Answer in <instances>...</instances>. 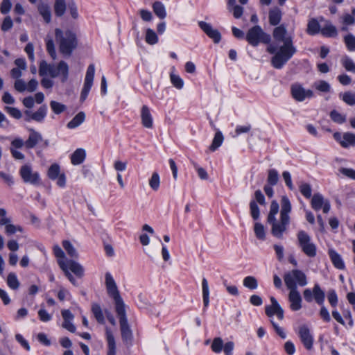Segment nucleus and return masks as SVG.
Returning <instances> with one entry per match:
<instances>
[{"label":"nucleus","instance_id":"56","mask_svg":"<svg viewBox=\"0 0 355 355\" xmlns=\"http://www.w3.org/2000/svg\"><path fill=\"white\" fill-rule=\"evenodd\" d=\"M327 298L332 307H336L338 304V297L334 290H330L327 294Z\"/></svg>","mask_w":355,"mask_h":355},{"label":"nucleus","instance_id":"7","mask_svg":"<svg viewBox=\"0 0 355 355\" xmlns=\"http://www.w3.org/2000/svg\"><path fill=\"white\" fill-rule=\"evenodd\" d=\"M246 40L253 46H257L260 42L268 44L270 41V36L263 32L259 26H254L250 28L247 35Z\"/></svg>","mask_w":355,"mask_h":355},{"label":"nucleus","instance_id":"12","mask_svg":"<svg viewBox=\"0 0 355 355\" xmlns=\"http://www.w3.org/2000/svg\"><path fill=\"white\" fill-rule=\"evenodd\" d=\"M271 305L265 307V313L266 315L271 319L272 316L276 315L279 320H282L284 318V310L274 297H270Z\"/></svg>","mask_w":355,"mask_h":355},{"label":"nucleus","instance_id":"24","mask_svg":"<svg viewBox=\"0 0 355 355\" xmlns=\"http://www.w3.org/2000/svg\"><path fill=\"white\" fill-rule=\"evenodd\" d=\"M321 34L326 37H336L338 35V31L331 22L327 21L321 28Z\"/></svg>","mask_w":355,"mask_h":355},{"label":"nucleus","instance_id":"55","mask_svg":"<svg viewBox=\"0 0 355 355\" xmlns=\"http://www.w3.org/2000/svg\"><path fill=\"white\" fill-rule=\"evenodd\" d=\"M315 88L322 92H328L330 91V85L325 80H320L314 83Z\"/></svg>","mask_w":355,"mask_h":355},{"label":"nucleus","instance_id":"17","mask_svg":"<svg viewBox=\"0 0 355 355\" xmlns=\"http://www.w3.org/2000/svg\"><path fill=\"white\" fill-rule=\"evenodd\" d=\"M288 301L290 308L293 311H299L302 308V299L297 289H289Z\"/></svg>","mask_w":355,"mask_h":355},{"label":"nucleus","instance_id":"1","mask_svg":"<svg viewBox=\"0 0 355 355\" xmlns=\"http://www.w3.org/2000/svg\"><path fill=\"white\" fill-rule=\"evenodd\" d=\"M291 207L288 198L283 196L281 200L280 220H277L276 215L279 212V205L276 200L271 202L267 221L271 225V234L276 238L283 237V234L290 223L289 213L291 211Z\"/></svg>","mask_w":355,"mask_h":355},{"label":"nucleus","instance_id":"50","mask_svg":"<svg viewBox=\"0 0 355 355\" xmlns=\"http://www.w3.org/2000/svg\"><path fill=\"white\" fill-rule=\"evenodd\" d=\"M50 106L53 112L56 114H59L66 110V106L64 104L55 101H51Z\"/></svg>","mask_w":355,"mask_h":355},{"label":"nucleus","instance_id":"34","mask_svg":"<svg viewBox=\"0 0 355 355\" xmlns=\"http://www.w3.org/2000/svg\"><path fill=\"white\" fill-rule=\"evenodd\" d=\"M223 136L220 131H218L216 132L214 139L211 146H209V150L211 151H215L218 148H219L223 141Z\"/></svg>","mask_w":355,"mask_h":355},{"label":"nucleus","instance_id":"51","mask_svg":"<svg viewBox=\"0 0 355 355\" xmlns=\"http://www.w3.org/2000/svg\"><path fill=\"white\" fill-rule=\"evenodd\" d=\"M223 341L220 338H219V337L215 338L213 340V342H212V344L211 346V348L213 352H214L215 353H220L223 349Z\"/></svg>","mask_w":355,"mask_h":355},{"label":"nucleus","instance_id":"45","mask_svg":"<svg viewBox=\"0 0 355 355\" xmlns=\"http://www.w3.org/2000/svg\"><path fill=\"white\" fill-rule=\"evenodd\" d=\"M342 96V100L348 105L353 106L355 105V93L352 92H346L340 94V97Z\"/></svg>","mask_w":355,"mask_h":355},{"label":"nucleus","instance_id":"62","mask_svg":"<svg viewBox=\"0 0 355 355\" xmlns=\"http://www.w3.org/2000/svg\"><path fill=\"white\" fill-rule=\"evenodd\" d=\"M139 12L143 21H150L153 19V14L149 10L141 9Z\"/></svg>","mask_w":355,"mask_h":355},{"label":"nucleus","instance_id":"35","mask_svg":"<svg viewBox=\"0 0 355 355\" xmlns=\"http://www.w3.org/2000/svg\"><path fill=\"white\" fill-rule=\"evenodd\" d=\"M66 10V3L64 0H56L54 4V12L56 16L62 17Z\"/></svg>","mask_w":355,"mask_h":355},{"label":"nucleus","instance_id":"42","mask_svg":"<svg viewBox=\"0 0 355 355\" xmlns=\"http://www.w3.org/2000/svg\"><path fill=\"white\" fill-rule=\"evenodd\" d=\"M160 185V178L157 172H153L149 180V186L153 191H157Z\"/></svg>","mask_w":355,"mask_h":355},{"label":"nucleus","instance_id":"46","mask_svg":"<svg viewBox=\"0 0 355 355\" xmlns=\"http://www.w3.org/2000/svg\"><path fill=\"white\" fill-rule=\"evenodd\" d=\"M344 42L347 49L350 51H355V36L348 34L344 37Z\"/></svg>","mask_w":355,"mask_h":355},{"label":"nucleus","instance_id":"18","mask_svg":"<svg viewBox=\"0 0 355 355\" xmlns=\"http://www.w3.org/2000/svg\"><path fill=\"white\" fill-rule=\"evenodd\" d=\"M298 245L302 250L308 256H311V243L309 236L304 231L297 234Z\"/></svg>","mask_w":355,"mask_h":355},{"label":"nucleus","instance_id":"9","mask_svg":"<svg viewBox=\"0 0 355 355\" xmlns=\"http://www.w3.org/2000/svg\"><path fill=\"white\" fill-rule=\"evenodd\" d=\"M19 175L25 183L33 185L40 184V177L38 172L33 171L28 164L23 165L19 170Z\"/></svg>","mask_w":355,"mask_h":355},{"label":"nucleus","instance_id":"31","mask_svg":"<svg viewBox=\"0 0 355 355\" xmlns=\"http://www.w3.org/2000/svg\"><path fill=\"white\" fill-rule=\"evenodd\" d=\"M106 336L107 341V355H116V343L113 334L112 332L107 329Z\"/></svg>","mask_w":355,"mask_h":355},{"label":"nucleus","instance_id":"40","mask_svg":"<svg viewBox=\"0 0 355 355\" xmlns=\"http://www.w3.org/2000/svg\"><path fill=\"white\" fill-rule=\"evenodd\" d=\"M243 286L250 290H254L258 287V282L253 276H247L243 279Z\"/></svg>","mask_w":355,"mask_h":355},{"label":"nucleus","instance_id":"3","mask_svg":"<svg viewBox=\"0 0 355 355\" xmlns=\"http://www.w3.org/2000/svg\"><path fill=\"white\" fill-rule=\"evenodd\" d=\"M55 34L60 52L64 56H70L77 46L76 34L70 30L62 31L60 28L55 30Z\"/></svg>","mask_w":355,"mask_h":355},{"label":"nucleus","instance_id":"28","mask_svg":"<svg viewBox=\"0 0 355 355\" xmlns=\"http://www.w3.org/2000/svg\"><path fill=\"white\" fill-rule=\"evenodd\" d=\"M282 11L277 8H273L269 11V22L272 26L277 25L282 19Z\"/></svg>","mask_w":355,"mask_h":355},{"label":"nucleus","instance_id":"33","mask_svg":"<svg viewBox=\"0 0 355 355\" xmlns=\"http://www.w3.org/2000/svg\"><path fill=\"white\" fill-rule=\"evenodd\" d=\"M202 297L205 307H207L209 303V290L208 282L206 278L202 280Z\"/></svg>","mask_w":355,"mask_h":355},{"label":"nucleus","instance_id":"38","mask_svg":"<svg viewBox=\"0 0 355 355\" xmlns=\"http://www.w3.org/2000/svg\"><path fill=\"white\" fill-rule=\"evenodd\" d=\"M62 246L64 249L67 251L69 256L76 259L78 257V254L76 248L73 247V245L71 244L70 241L67 240L63 241Z\"/></svg>","mask_w":355,"mask_h":355},{"label":"nucleus","instance_id":"27","mask_svg":"<svg viewBox=\"0 0 355 355\" xmlns=\"http://www.w3.org/2000/svg\"><path fill=\"white\" fill-rule=\"evenodd\" d=\"M86 153L83 148L76 149L71 156V161L73 165H78L83 163L85 159Z\"/></svg>","mask_w":355,"mask_h":355},{"label":"nucleus","instance_id":"20","mask_svg":"<svg viewBox=\"0 0 355 355\" xmlns=\"http://www.w3.org/2000/svg\"><path fill=\"white\" fill-rule=\"evenodd\" d=\"M141 124L146 128H152L153 126V116L150 114L149 107L147 105H143L141 109Z\"/></svg>","mask_w":355,"mask_h":355},{"label":"nucleus","instance_id":"21","mask_svg":"<svg viewBox=\"0 0 355 355\" xmlns=\"http://www.w3.org/2000/svg\"><path fill=\"white\" fill-rule=\"evenodd\" d=\"M328 254L335 268L339 270H344L345 268V263L341 256L335 250L329 249Z\"/></svg>","mask_w":355,"mask_h":355},{"label":"nucleus","instance_id":"60","mask_svg":"<svg viewBox=\"0 0 355 355\" xmlns=\"http://www.w3.org/2000/svg\"><path fill=\"white\" fill-rule=\"evenodd\" d=\"M283 179L286 185L291 189H294V186L292 182L291 175L288 171H284L282 173Z\"/></svg>","mask_w":355,"mask_h":355},{"label":"nucleus","instance_id":"11","mask_svg":"<svg viewBox=\"0 0 355 355\" xmlns=\"http://www.w3.org/2000/svg\"><path fill=\"white\" fill-rule=\"evenodd\" d=\"M312 209L315 211L322 209L324 214H327L331 209V204L322 194L316 193L312 196Z\"/></svg>","mask_w":355,"mask_h":355},{"label":"nucleus","instance_id":"37","mask_svg":"<svg viewBox=\"0 0 355 355\" xmlns=\"http://www.w3.org/2000/svg\"><path fill=\"white\" fill-rule=\"evenodd\" d=\"M7 284L13 290H17L19 287L20 283L17 279V275L14 272H10L7 277Z\"/></svg>","mask_w":355,"mask_h":355},{"label":"nucleus","instance_id":"36","mask_svg":"<svg viewBox=\"0 0 355 355\" xmlns=\"http://www.w3.org/2000/svg\"><path fill=\"white\" fill-rule=\"evenodd\" d=\"M145 40L148 44L154 45L158 42V37L153 29L147 28L146 31Z\"/></svg>","mask_w":355,"mask_h":355},{"label":"nucleus","instance_id":"59","mask_svg":"<svg viewBox=\"0 0 355 355\" xmlns=\"http://www.w3.org/2000/svg\"><path fill=\"white\" fill-rule=\"evenodd\" d=\"M12 3L10 0H3L0 6V11L2 14H7L10 12Z\"/></svg>","mask_w":355,"mask_h":355},{"label":"nucleus","instance_id":"39","mask_svg":"<svg viewBox=\"0 0 355 355\" xmlns=\"http://www.w3.org/2000/svg\"><path fill=\"white\" fill-rule=\"evenodd\" d=\"M40 14L42 16L46 23H49L51 19V13L49 7L47 5H40L38 7Z\"/></svg>","mask_w":355,"mask_h":355},{"label":"nucleus","instance_id":"25","mask_svg":"<svg viewBox=\"0 0 355 355\" xmlns=\"http://www.w3.org/2000/svg\"><path fill=\"white\" fill-rule=\"evenodd\" d=\"M65 263L67 266V270H70L78 277H82L83 276L84 269L80 263L73 260L65 261Z\"/></svg>","mask_w":355,"mask_h":355},{"label":"nucleus","instance_id":"52","mask_svg":"<svg viewBox=\"0 0 355 355\" xmlns=\"http://www.w3.org/2000/svg\"><path fill=\"white\" fill-rule=\"evenodd\" d=\"M352 14H345L342 19L343 23L345 25L349 26L353 25L355 23V8L352 9Z\"/></svg>","mask_w":355,"mask_h":355},{"label":"nucleus","instance_id":"58","mask_svg":"<svg viewBox=\"0 0 355 355\" xmlns=\"http://www.w3.org/2000/svg\"><path fill=\"white\" fill-rule=\"evenodd\" d=\"M5 109L7 111V112L15 119H19L22 116L20 110L16 107H6Z\"/></svg>","mask_w":355,"mask_h":355},{"label":"nucleus","instance_id":"53","mask_svg":"<svg viewBox=\"0 0 355 355\" xmlns=\"http://www.w3.org/2000/svg\"><path fill=\"white\" fill-rule=\"evenodd\" d=\"M250 214L253 219L257 220L259 218V208L257 204V202L254 200H252L250 202Z\"/></svg>","mask_w":355,"mask_h":355},{"label":"nucleus","instance_id":"48","mask_svg":"<svg viewBox=\"0 0 355 355\" xmlns=\"http://www.w3.org/2000/svg\"><path fill=\"white\" fill-rule=\"evenodd\" d=\"M46 51L50 55V56L52 58L53 60L56 59V52L55 49V45L53 40L51 38H46Z\"/></svg>","mask_w":355,"mask_h":355},{"label":"nucleus","instance_id":"44","mask_svg":"<svg viewBox=\"0 0 355 355\" xmlns=\"http://www.w3.org/2000/svg\"><path fill=\"white\" fill-rule=\"evenodd\" d=\"M254 231L256 237L261 241L266 239V232L263 225L259 223H256L254 226Z\"/></svg>","mask_w":355,"mask_h":355},{"label":"nucleus","instance_id":"16","mask_svg":"<svg viewBox=\"0 0 355 355\" xmlns=\"http://www.w3.org/2000/svg\"><path fill=\"white\" fill-rule=\"evenodd\" d=\"M297 333L304 346L307 349H311V331L309 324H300Z\"/></svg>","mask_w":355,"mask_h":355},{"label":"nucleus","instance_id":"61","mask_svg":"<svg viewBox=\"0 0 355 355\" xmlns=\"http://www.w3.org/2000/svg\"><path fill=\"white\" fill-rule=\"evenodd\" d=\"M38 316L41 321L49 322L51 320L52 316L45 309H41L38 311Z\"/></svg>","mask_w":355,"mask_h":355},{"label":"nucleus","instance_id":"47","mask_svg":"<svg viewBox=\"0 0 355 355\" xmlns=\"http://www.w3.org/2000/svg\"><path fill=\"white\" fill-rule=\"evenodd\" d=\"M330 117L331 120L338 124H342L346 121V117L345 115H342L338 111L334 110L330 112Z\"/></svg>","mask_w":355,"mask_h":355},{"label":"nucleus","instance_id":"43","mask_svg":"<svg viewBox=\"0 0 355 355\" xmlns=\"http://www.w3.org/2000/svg\"><path fill=\"white\" fill-rule=\"evenodd\" d=\"M279 180V174L275 169H270L268 172L267 184L276 185Z\"/></svg>","mask_w":355,"mask_h":355},{"label":"nucleus","instance_id":"4","mask_svg":"<svg viewBox=\"0 0 355 355\" xmlns=\"http://www.w3.org/2000/svg\"><path fill=\"white\" fill-rule=\"evenodd\" d=\"M39 74L40 76H50L51 78H56L62 76V82L64 83L69 75V67L64 61H60L57 66L49 64L45 60H42L39 66Z\"/></svg>","mask_w":355,"mask_h":355},{"label":"nucleus","instance_id":"64","mask_svg":"<svg viewBox=\"0 0 355 355\" xmlns=\"http://www.w3.org/2000/svg\"><path fill=\"white\" fill-rule=\"evenodd\" d=\"M284 349L288 355H293L295 352L294 344L289 340L284 343Z\"/></svg>","mask_w":355,"mask_h":355},{"label":"nucleus","instance_id":"8","mask_svg":"<svg viewBox=\"0 0 355 355\" xmlns=\"http://www.w3.org/2000/svg\"><path fill=\"white\" fill-rule=\"evenodd\" d=\"M116 313L119 319L122 339L126 344L130 345L132 341L133 336L128 322L125 309Z\"/></svg>","mask_w":355,"mask_h":355},{"label":"nucleus","instance_id":"54","mask_svg":"<svg viewBox=\"0 0 355 355\" xmlns=\"http://www.w3.org/2000/svg\"><path fill=\"white\" fill-rule=\"evenodd\" d=\"M170 78L171 81L175 87L178 89H180L183 87V80L179 76L171 73Z\"/></svg>","mask_w":355,"mask_h":355},{"label":"nucleus","instance_id":"15","mask_svg":"<svg viewBox=\"0 0 355 355\" xmlns=\"http://www.w3.org/2000/svg\"><path fill=\"white\" fill-rule=\"evenodd\" d=\"M198 26L209 38L213 40L214 43L217 44L220 41V32L217 29H214L210 24L200 21H198Z\"/></svg>","mask_w":355,"mask_h":355},{"label":"nucleus","instance_id":"13","mask_svg":"<svg viewBox=\"0 0 355 355\" xmlns=\"http://www.w3.org/2000/svg\"><path fill=\"white\" fill-rule=\"evenodd\" d=\"M47 175L52 180H57V184L60 187H64L66 184V178L64 173H60V168L58 164H52L47 172Z\"/></svg>","mask_w":355,"mask_h":355},{"label":"nucleus","instance_id":"29","mask_svg":"<svg viewBox=\"0 0 355 355\" xmlns=\"http://www.w3.org/2000/svg\"><path fill=\"white\" fill-rule=\"evenodd\" d=\"M85 119V114L83 112H78L67 125L69 129H73L82 124Z\"/></svg>","mask_w":355,"mask_h":355},{"label":"nucleus","instance_id":"19","mask_svg":"<svg viewBox=\"0 0 355 355\" xmlns=\"http://www.w3.org/2000/svg\"><path fill=\"white\" fill-rule=\"evenodd\" d=\"M291 93L293 97L297 101H302L306 97H309L311 95L310 90H305L302 85L298 84L292 85Z\"/></svg>","mask_w":355,"mask_h":355},{"label":"nucleus","instance_id":"14","mask_svg":"<svg viewBox=\"0 0 355 355\" xmlns=\"http://www.w3.org/2000/svg\"><path fill=\"white\" fill-rule=\"evenodd\" d=\"M334 138L343 148L355 146V134L354 133L345 132L342 135L340 132H336L334 134Z\"/></svg>","mask_w":355,"mask_h":355},{"label":"nucleus","instance_id":"63","mask_svg":"<svg viewBox=\"0 0 355 355\" xmlns=\"http://www.w3.org/2000/svg\"><path fill=\"white\" fill-rule=\"evenodd\" d=\"M339 171L344 175L355 180V170L348 168H340Z\"/></svg>","mask_w":355,"mask_h":355},{"label":"nucleus","instance_id":"2","mask_svg":"<svg viewBox=\"0 0 355 355\" xmlns=\"http://www.w3.org/2000/svg\"><path fill=\"white\" fill-rule=\"evenodd\" d=\"M273 37L276 41L283 42L279 51L272 58L273 67L276 69H281L295 53V49L292 44L291 37L288 35L284 24L274 29Z\"/></svg>","mask_w":355,"mask_h":355},{"label":"nucleus","instance_id":"5","mask_svg":"<svg viewBox=\"0 0 355 355\" xmlns=\"http://www.w3.org/2000/svg\"><path fill=\"white\" fill-rule=\"evenodd\" d=\"M105 286L108 295L113 298L116 312L125 309V305L120 295L116 284L110 272L105 274Z\"/></svg>","mask_w":355,"mask_h":355},{"label":"nucleus","instance_id":"10","mask_svg":"<svg viewBox=\"0 0 355 355\" xmlns=\"http://www.w3.org/2000/svg\"><path fill=\"white\" fill-rule=\"evenodd\" d=\"M94 73H95V67L94 64H89L87 67L85 78V83L81 91L80 101L81 102H83L87 98L88 94L91 89V87L93 85V80L94 77Z\"/></svg>","mask_w":355,"mask_h":355},{"label":"nucleus","instance_id":"41","mask_svg":"<svg viewBox=\"0 0 355 355\" xmlns=\"http://www.w3.org/2000/svg\"><path fill=\"white\" fill-rule=\"evenodd\" d=\"M58 265L60 267V268L63 270L64 272L65 276L67 277V279L70 281L71 284L76 286V281L73 277V275L70 273L69 270H67V266L65 261L62 259H60L58 261Z\"/></svg>","mask_w":355,"mask_h":355},{"label":"nucleus","instance_id":"22","mask_svg":"<svg viewBox=\"0 0 355 355\" xmlns=\"http://www.w3.org/2000/svg\"><path fill=\"white\" fill-rule=\"evenodd\" d=\"M47 107L45 105H42L39 107V109L34 113H32L30 111H26V115L28 116L31 119H33L37 122H41L43 121L44 117L46 115Z\"/></svg>","mask_w":355,"mask_h":355},{"label":"nucleus","instance_id":"23","mask_svg":"<svg viewBox=\"0 0 355 355\" xmlns=\"http://www.w3.org/2000/svg\"><path fill=\"white\" fill-rule=\"evenodd\" d=\"M30 132L28 139L25 142V146L27 148H34L42 139V137L39 132L33 129H31Z\"/></svg>","mask_w":355,"mask_h":355},{"label":"nucleus","instance_id":"30","mask_svg":"<svg viewBox=\"0 0 355 355\" xmlns=\"http://www.w3.org/2000/svg\"><path fill=\"white\" fill-rule=\"evenodd\" d=\"M153 10L155 15L161 19L166 17V12L164 5L160 1H155L153 3Z\"/></svg>","mask_w":355,"mask_h":355},{"label":"nucleus","instance_id":"57","mask_svg":"<svg viewBox=\"0 0 355 355\" xmlns=\"http://www.w3.org/2000/svg\"><path fill=\"white\" fill-rule=\"evenodd\" d=\"M70 15L73 19L78 17V8L74 1H71L68 4Z\"/></svg>","mask_w":355,"mask_h":355},{"label":"nucleus","instance_id":"32","mask_svg":"<svg viewBox=\"0 0 355 355\" xmlns=\"http://www.w3.org/2000/svg\"><path fill=\"white\" fill-rule=\"evenodd\" d=\"M92 312L97 322L100 324L105 323V318L101 306L97 303H92Z\"/></svg>","mask_w":355,"mask_h":355},{"label":"nucleus","instance_id":"26","mask_svg":"<svg viewBox=\"0 0 355 355\" xmlns=\"http://www.w3.org/2000/svg\"><path fill=\"white\" fill-rule=\"evenodd\" d=\"M312 298H313L319 305H323L325 294L318 284H315L312 289Z\"/></svg>","mask_w":355,"mask_h":355},{"label":"nucleus","instance_id":"49","mask_svg":"<svg viewBox=\"0 0 355 355\" xmlns=\"http://www.w3.org/2000/svg\"><path fill=\"white\" fill-rule=\"evenodd\" d=\"M342 64L347 71L355 73V63L351 58L349 57L343 58Z\"/></svg>","mask_w":355,"mask_h":355},{"label":"nucleus","instance_id":"6","mask_svg":"<svg viewBox=\"0 0 355 355\" xmlns=\"http://www.w3.org/2000/svg\"><path fill=\"white\" fill-rule=\"evenodd\" d=\"M284 279L288 289H297V286H304L307 284L305 274L299 270H293L286 273Z\"/></svg>","mask_w":355,"mask_h":355}]
</instances>
